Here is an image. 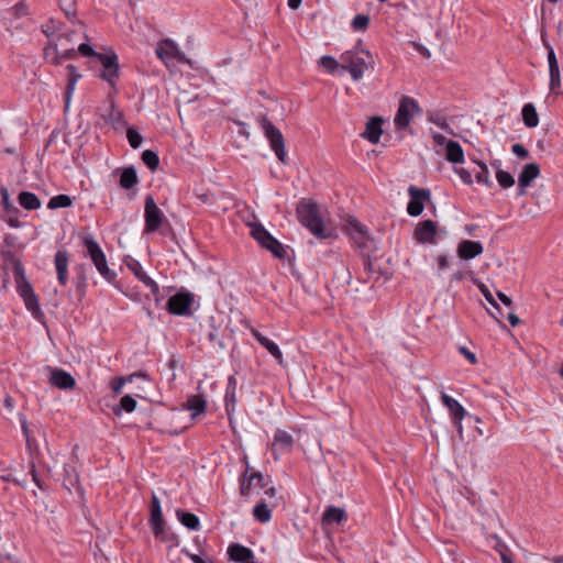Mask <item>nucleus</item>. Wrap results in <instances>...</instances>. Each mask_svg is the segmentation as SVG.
<instances>
[{
  "instance_id": "f257e3e1",
  "label": "nucleus",
  "mask_w": 563,
  "mask_h": 563,
  "mask_svg": "<svg viewBox=\"0 0 563 563\" xmlns=\"http://www.w3.org/2000/svg\"><path fill=\"white\" fill-rule=\"evenodd\" d=\"M84 32V24L81 22H74V27L65 32H60L57 36V42L49 44L44 49L45 57L55 65H59L65 59L74 58L77 53L84 57L98 60L102 69L99 71V78L106 80V54L95 51L89 43H80L75 49L74 46L68 47V43L75 42V37Z\"/></svg>"
},
{
  "instance_id": "f03ea898",
  "label": "nucleus",
  "mask_w": 563,
  "mask_h": 563,
  "mask_svg": "<svg viewBox=\"0 0 563 563\" xmlns=\"http://www.w3.org/2000/svg\"><path fill=\"white\" fill-rule=\"evenodd\" d=\"M5 258H10L13 264L14 269V278L16 283V291L19 296L23 299L26 309L35 317L42 314L38 298L34 292L32 285L27 282L25 277L24 267L20 260L15 258L11 252L4 253Z\"/></svg>"
},
{
  "instance_id": "7ed1b4c3",
  "label": "nucleus",
  "mask_w": 563,
  "mask_h": 563,
  "mask_svg": "<svg viewBox=\"0 0 563 563\" xmlns=\"http://www.w3.org/2000/svg\"><path fill=\"white\" fill-rule=\"evenodd\" d=\"M297 216L300 223L318 239H325L331 235L327 231L319 208L314 202L306 199L301 200L297 207Z\"/></svg>"
},
{
  "instance_id": "20e7f679",
  "label": "nucleus",
  "mask_w": 563,
  "mask_h": 563,
  "mask_svg": "<svg viewBox=\"0 0 563 563\" xmlns=\"http://www.w3.org/2000/svg\"><path fill=\"white\" fill-rule=\"evenodd\" d=\"M362 55L371 58V53L365 49L361 52L346 51L340 56L341 68L347 70L354 81H360L368 67L367 62Z\"/></svg>"
},
{
  "instance_id": "39448f33",
  "label": "nucleus",
  "mask_w": 563,
  "mask_h": 563,
  "mask_svg": "<svg viewBox=\"0 0 563 563\" xmlns=\"http://www.w3.org/2000/svg\"><path fill=\"white\" fill-rule=\"evenodd\" d=\"M251 236L265 250L269 251L277 258H285L287 252L284 245L275 239L261 223L250 224Z\"/></svg>"
},
{
  "instance_id": "423d86ee",
  "label": "nucleus",
  "mask_w": 563,
  "mask_h": 563,
  "mask_svg": "<svg viewBox=\"0 0 563 563\" xmlns=\"http://www.w3.org/2000/svg\"><path fill=\"white\" fill-rule=\"evenodd\" d=\"M258 122L265 137L269 142L271 148L275 152L277 158L282 163H285L287 153L285 150V139L283 133L266 117H261Z\"/></svg>"
},
{
  "instance_id": "0eeeda50",
  "label": "nucleus",
  "mask_w": 563,
  "mask_h": 563,
  "mask_svg": "<svg viewBox=\"0 0 563 563\" xmlns=\"http://www.w3.org/2000/svg\"><path fill=\"white\" fill-rule=\"evenodd\" d=\"M343 229L357 249L362 251L369 250V244L373 241L372 236L367 228L355 217L349 216L344 221Z\"/></svg>"
},
{
  "instance_id": "6e6552de",
  "label": "nucleus",
  "mask_w": 563,
  "mask_h": 563,
  "mask_svg": "<svg viewBox=\"0 0 563 563\" xmlns=\"http://www.w3.org/2000/svg\"><path fill=\"white\" fill-rule=\"evenodd\" d=\"M81 245L86 254L91 258L98 272L106 276V256L99 243L95 240L90 232L82 231L79 233Z\"/></svg>"
},
{
  "instance_id": "1a4fd4ad",
  "label": "nucleus",
  "mask_w": 563,
  "mask_h": 563,
  "mask_svg": "<svg viewBox=\"0 0 563 563\" xmlns=\"http://www.w3.org/2000/svg\"><path fill=\"white\" fill-rule=\"evenodd\" d=\"M420 113H421V109L416 99H413L411 97H407V96L402 97L399 102V107H398V110H397L395 119H394L396 129L397 130L406 129L410 124L412 118L416 114H420Z\"/></svg>"
},
{
  "instance_id": "9d476101",
  "label": "nucleus",
  "mask_w": 563,
  "mask_h": 563,
  "mask_svg": "<svg viewBox=\"0 0 563 563\" xmlns=\"http://www.w3.org/2000/svg\"><path fill=\"white\" fill-rule=\"evenodd\" d=\"M144 233H152L157 231L165 222H167L165 214L157 207L154 198L147 196L144 205Z\"/></svg>"
},
{
  "instance_id": "9b49d317",
  "label": "nucleus",
  "mask_w": 563,
  "mask_h": 563,
  "mask_svg": "<svg viewBox=\"0 0 563 563\" xmlns=\"http://www.w3.org/2000/svg\"><path fill=\"white\" fill-rule=\"evenodd\" d=\"M157 57L168 67L174 60L180 64H189V59L169 38L161 41L155 49Z\"/></svg>"
},
{
  "instance_id": "f8f14e48",
  "label": "nucleus",
  "mask_w": 563,
  "mask_h": 563,
  "mask_svg": "<svg viewBox=\"0 0 563 563\" xmlns=\"http://www.w3.org/2000/svg\"><path fill=\"white\" fill-rule=\"evenodd\" d=\"M408 195L410 200L407 205V212L411 217H419L424 209V202L431 199V192L427 188L411 185L408 188Z\"/></svg>"
},
{
  "instance_id": "ddd939ff",
  "label": "nucleus",
  "mask_w": 563,
  "mask_h": 563,
  "mask_svg": "<svg viewBox=\"0 0 563 563\" xmlns=\"http://www.w3.org/2000/svg\"><path fill=\"white\" fill-rule=\"evenodd\" d=\"M295 445L294 437L282 429H277L274 434L271 451L275 461L279 460L280 455L288 454L292 451Z\"/></svg>"
},
{
  "instance_id": "4468645a",
  "label": "nucleus",
  "mask_w": 563,
  "mask_h": 563,
  "mask_svg": "<svg viewBox=\"0 0 563 563\" xmlns=\"http://www.w3.org/2000/svg\"><path fill=\"white\" fill-rule=\"evenodd\" d=\"M195 296L191 292H177L167 301V309L170 313L177 316H190L191 305Z\"/></svg>"
},
{
  "instance_id": "2eb2a0df",
  "label": "nucleus",
  "mask_w": 563,
  "mask_h": 563,
  "mask_svg": "<svg viewBox=\"0 0 563 563\" xmlns=\"http://www.w3.org/2000/svg\"><path fill=\"white\" fill-rule=\"evenodd\" d=\"M0 195L2 198V206L4 211L2 219L9 224V227L20 228V210L10 200L9 190L5 187H1Z\"/></svg>"
},
{
  "instance_id": "dca6fc26",
  "label": "nucleus",
  "mask_w": 563,
  "mask_h": 563,
  "mask_svg": "<svg viewBox=\"0 0 563 563\" xmlns=\"http://www.w3.org/2000/svg\"><path fill=\"white\" fill-rule=\"evenodd\" d=\"M438 225L432 220H424L418 223L415 229L413 238L419 243L434 244L437 243Z\"/></svg>"
},
{
  "instance_id": "f3484780",
  "label": "nucleus",
  "mask_w": 563,
  "mask_h": 563,
  "mask_svg": "<svg viewBox=\"0 0 563 563\" xmlns=\"http://www.w3.org/2000/svg\"><path fill=\"white\" fill-rule=\"evenodd\" d=\"M441 400L443 405L449 409L453 422L455 427L457 428V431L462 432V420L466 416V410L464 407L453 397L449 396L445 393H441Z\"/></svg>"
},
{
  "instance_id": "a211bd4d",
  "label": "nucleus",
  "mask_w": 563,
  "mask_h": 563,
  "mask_svg": "<svg viewBox=\"0 0 563 563\" xmlns=\"http://www.w3.org/2000/svg\"><path fill=\"white\" fill-rule=\"evenodd\" d=\"M150 526L153 531V534L157 538L161 537L164 532V518L162 514L161 501L158 497L153 494L151 498V516H150Z\"/></svg>"
},
{
  "instance_id": "6ab92c4d",
  "label": "nucleus",
  "mask_w": 563,
  "mask_h": 563,
  "mask_svg": "<svg viewBox=\"0 0 563 563\" xmlns=\"http://www.w3.org/2000/svg\"><path fill=\"white\" fill-rule=\"evenodd\" d=\"M548 64L550 75L549 88L552 92L559 93V89L561 87V75L555 52L551 46H548Z\"/></svg>"
},
{
  "instance_id": "aec40b11",
  "label": "nucleus",
  "mask_w": 563,
  "mask_h": 563,
  "mask_svg": "<svg viewBox=\"0 0 563 563\" xmlns=\"http://www.w3.org/2000/svg\"><path fill=\"white\" fill-rule=\"evenodd\" d=\"M228 555L231 561L240 563H258L253 551L240 543L229 545Z\"/></svg>"
},
{
  "instance_id": "412c9836",
  "label": "nucleus",
  "mask_w": 563,
  "mask_h": 563,
  "mask_svg": "<svg viewBox=\"0 0 563 563\" xmlns=\"http://www.w3.org/2000/svg\"><path fill=\"white\" fill-rule=\"evenodd\" d=\"M457 256L461 260L470 261L479 256L483 251V244L478 241L462 240L457 245Z\"/></svg>"
},
{
  "instance_id": "4be33fe9",
  "label": "nucleus",
  "mask_w": 563,
  "mask_h": 563,
  "mask_svg": "<svg viewBox=\"0 0 563 563\" xmlns=\"http://www.w3.org/2000/svg\"><path fill=\"white\" fill-rule=\"evenodd\" d=\"M250 332L252 333L253 338L264 347L267 350V352L277 361L278 364H283V353L279 349V346L262 334L257 329L251 327Z\"/></svg>"
},
{
  "instance_id": "5701e85b",
  "label": "nucleus",
  "mask_w": 563,
  "mask_h": 563,
  "mask_svg": "<svg viewBox=\"0 0 563 563\" xmlns=\"http://www.w3.org/2000/svg\"><path fill=\"white\" fill-rule=\"evenodd\" d=\"M265 486L266 483L262 473L254 472L250 476L245 473L241 481L240 493L242 496H250L252 495L254 487L262 489Z\"/></svg>"
},
{
  "instance_id": "b1692460",
  "label": "nucleus",
  "mask_w": 563,
  "mask_h": 563,
  "mask_svg": "<svg viewBox=\"0 0 563 563\" xmlns=\"http://www.w3.org/2000/svg\"><path fill=\"white\" fill-rule=\"evenodd\" d=\"M540 174L539 165L536 163L527 164L521 170L518 178L519 195H525L527 187H529Z\"/></svg>"
},
{
  "instance_id": "393cba45",
  "label": "nucleus",
  "mask_w": 563,
  "mask_h": 563,
  "mask_svg": "<svg viewBox=\"0 0 563 563\" xmlns=\"http://www.w3.org/2000/svg\"><path fill=\"white\" fill-rule=\"evenodd\" d=\"M236 389H238V380L231 375L228 378L225 395H224V406L228 417L231 419L235 411L236 407Z\"/></svg>"
},
{
  "instance_id": "a878e982",
  "label": "nucleus",
  "mask_w": 563,
  "mask_h": 563,
  "mask_svg": "<svg viewBox=\"0 0 563 563\" xmlns=\"http://www.w3.org/2000/svg\"><path fill=\"white\" fill-rule=\"evenodd\" d=\"M55 268L57 272V279L60 285L65 286L68 280V264L69 256L66 251L59 250L55 254Z\"/></svg>"
},
{
  "instance_id": "bb28decb",
  "label": "nucleus",
  "mask_w": 563,
  "mask_h": 563,
  "mask_svg": "<svg viewBox=\"0 0 563 563\" xmlns=\"http://www.w3.org/2000/svg\"><path fill=\"white\" fill-rule=\"evenodd\" d=\"M383 119L379 117L372 118L365 126V131L361 133V136L371 142L372 144H377L379 142L380 135L383 133L382 130Z\"/></svg>"
},
{
  "instance_id": "cd10ccee",
  "label": "nucleus",
  "mask_w": 563,
  "mask_h": 563,
  "mask_svg": "<svg viewBox=\"0 0 563 563\" xmlns=\"http://www.w3.org/2000/svg\"><path fill=\"white\" fill-rule=\"evenodd\" d=\"M49 382L59 389H71L76 384L75 378L69 373L59 368L52 371Z\"/></svg>"
},
{
  "instance_id": "c85d7f7f",
  "label": "nucleus",
  "mask_w": 563,
  "mask_h": 563,
  "mask_svg": "<svg viewBox=\"0 0 563 563\" xmlns=\"http://www.w3.org/2000/svg\"><path fill=\"white\" fill-rule=\"evenodd\" d=\"M278 503L276 501H266V499H261L254 508H253V516L254 518L261 522L266 523L272 518V509L277 507Z\"/></svg>"
},
{
  "instance_id": "c756f323",
  "label": "nucleus",
  "mask_w": 563,
  "mask_h": 563,
  "mask_svg": "<svg viewBox=\"0 0 563 563\" xmlns=\"http://www.w3.org/2000/svg\"><path fill=\"white\" fill-rule=\"evenodd\" d=\"M119 78L118 55L114 51L108 48V86L115 88V81Z\"/></svg>"
},
{
  "instance_id": "7c9ffc66",
  "label": "nucleus",
  "mask_w": 563,
  "mask_h": 563,
  "mask_svg": "<svg viewBox=\"0 0 563 563\" xmlns=\"http://www.w3.org/2000/svg\"><path fill=\"white\" fill-rule=\"evenodd\" d=\"M445 158L453 164H461L464 162V151L461 144L456 141L446 142Z\"/></svg>"
},
{
  "instance_id": "2f4dec72",
  "label": "nucleus",
  "mask_w": 563,
  "mask_h": 563,
  "mask_svg": "<svg viewBox=\"0 0 563 563\" xmlns=\"http://www.w3.org/2000/svg\"><path fill=\"white\" fill-rule=\"evenodd\" d=\"M131 268L139 280L142 282L147 288H150L153 295H158V284L144 272L140 263L136 262L133 266H131Z\"/></svg>"
},
{
  "instance_id": "473e14b6",
  "label": "nucleus",
  "mask_w": 563,
  "mask_h": 563,
  "mask_svg": "<svg viewBox=\"0 0 563 563\" xmlns=\"http://www.w3.org/2000/svg\"><path fill=\"white\" fill-rule=\"evenodd\" d=\"M18 201L22 208L29 211L41 208V200L31 191H21L19 194Z\"/></svg>"
},
{
  "instance_id": "72a5a7b5",
  "label": "nucleus",
  "mask_w": 563,
  "mask_h": 563,
  "mask_svg": "<svg viewBox=\"0 0 563 563\" xmlns=\"http://www.w3.org/2000/svg\"><path fill=\"white\" fill-rule=\"evenodd\" d=\"M136 377H143L145 378L146 377V374H143V373H133V374H130V375H126V376H117L114 377L111 382H110V388L112 389V391L114 393V395H119L121 394L123 387L128 384V383H132L134 380V378Z\"/></svg>"
},
{
  "instance_id": "f704fd0d",
  "label": "nucleus",
  "mask_w": 563,
  "mask_h": 563,
  "mask_svg": "<svg viewBox=\"0 0 563 563\" xmlns=\"http://www.w3.org/2000/svg\"><path fill=\"white\" fill-rule=\"evenodd\" d=\"M136 400L131 395H124L118 405L112 406V412L115 416H121L122 412L131 413L136 408Z\"/></svg>"
},
{
  "instance_id": "c9c22d12",
  "label": "nucleus",
  "mask_w": 563,
  "mask_h": 563,
  "mask_svg": "<svg viewBox=\"0 0 563 563\" xmlns=\"http://www.w3.org/2000/svg\"><path fill=\"white\" fill-rule=\"evenodd\" d=\"M176 515L181 525L189 530L198 531L200 529V520L195 514L178 509Z\"/></svg>"
},
{
  "instance_id": "e433bc0d",
  "label": "nucleus",
  "mask_w": 563,
  "mask_h": 563,
  "mask_svg": "<svg viewBox=\"0 0 563 563\" xmlns=\"http://www.w3.org/2000/svg\"><path fill=\"white\" fill-rule=\"evenodd\" d=\"M108 108H110V113L108 114V121H111L114 130H123L126 125L123 120V113L119 109H117L114 102L108 99Z\"/></svg>"
},
{
  "instance_id": "4c0bfd02",
  "label": "nucleus",
  "mask_w": 563,
  "mask_h": 563,
  "mask_svg": "<svg viewBox=\"0 0 563 563\" xmlns=\"http://www.w3.org/2000/svg\"><path fill=\"white\" fill-rule=\"evenodd\" d=\"M521 112L523 123L527 128H536L539 124V117L532 103H526Z\"/></svg>"
},
{
  "instance_id": "58836bf2",
  "label": "nucleus",
  "mask_w": 563,
  "mask_h": 563,
  "mask_svg": "<svg viewBox=\"0 0 563 563\" xmlns=\"http://www.w3.org/2000/svg\"><path fill=\"white\" fill-rule=\"evenodd\" d=\"M207 407V400L203 395H194L187 399V409L194 412V416L203 413Z\"/></svg>"
},
{
  "instance_id": "ea45409f",
  "label": "nucleus",
  "mask_w": 563,
  "mask_h": 563,
  "mask_svg": "<svg viewBox=\"0 0 563 563\" xmlns=\"http://www.w3.org/2000/svg\"><path fill=\"white\" fill-rule=\"evenodd\" d=\"M139 181L136 170L134 167L123 169L120 176V186L124 189L133 188Z\"/></svg>"
},
{
  "instance_id": "a19ab883",
  "label": "nucleus",
  "mask_w": 563,
  "mask_h": 563,
  "mask_svg": "<svg viewBox=\"0 0 563 563\" xmlns=\"http://www.w3.org/2000/svg\"><path fill=\"white\" fill-rule=\"evenodd\" d=\"M345 519V512L341 508L330 506L327 508L323 515V520L328 523H340Z\"/></svg>"
},
{
  "instance_id": "79ce46f5",
  "label": "nucleus",
  "mask_w": 563,
  "mask_h": 563,
  "mask_svg": "<svg viewBox=\"0 0 563 563\" xmlns=\"http://www.w3.org/2000/svg\"><path fill=\"white\" fill-rule=\"evenodd\" d=\"M476 164L479 167V170L475 173L476 181L492 188L494 183L489 177L487 165L483 162H476Z\"/></svg>"
},
{
  "instance_id": "37998d69",
  "label": "nucleus",
  "mask_w": 563,
  "mask_h": 563,
  "mask_svg": "<svg viewBox=\"0 0 563 563\" xmlns=\"http://www.w3.org/2000/svg\"><path fill=\"white\" fill-rule=\"evenodd\" d=\"M479 290H481L482 295L485 297V299H486V300H487V301H488V302H489V303H490V305L496 309V311H497V313H498V314H496L495 312L489 311V310H488V313H489V314H490L495 320L499 321V319H500V318H503L504 316L501 314L500 309H499V307H498V305H497V302H496V300H495V298H494L493 294L490 292V290L488 289V287H487V286H485V285H481V286H479Z\"/></svg>"
},
{
  "instance_id": "c03bdc74",
  "label": "nucleus",
  "mask_w": 563,
  "mask_h": 563,
  "mask_svg": "<svg viewBox=\"0 0 563 563\" xmlns=\"http://www.w3.org/2000/svg\"><path fill=\"white\" fill-rule=\"evenodd\" d=\"M73 203L71 198L68 195H57L49 199L47 203L48 209H59L70 207Z\"/></svg>"
},
{
  "instance_id": "a18cd8bd",
  "label": "nucleus",
  "mask_w": 563,
  "mask_h": 563,
  "mask_svg": "<svg viewBox=\"0 0 563 563\" xmlns=\"http://www.w3.org/2000/svg\"><path fill=\"white\" fill-rule=\"evenodd\" d=\"M142 161L152 172L156 170L159 165V157L152 150H145L142 153Z\"/></svg>"
},
{
  "instance_id": "49530a36",
  "label": "nucleus",
  "mask_w": 563,
  "mask_h": 563,
  "mask_svg": "<svg viewBox=\"0 0 563 563\" xmlns=\"http://www.w3.org/2000/svg\"><path fill=\"white\" fill-rule=\"evenodd\" d=\"M496 179L503 188H510L515 185L514 176L510 173L503 170L501 168H498L496 173Z\"/></svg>"
},
{
  "instance_id": "de8ad7c7",
  "label": "nucleus",
  "mask_w": 563,
  "mask_h": 563,
  "mask_svg": "<svg viewBox=\"0 0 563 563\" xmlns=\"http://www.w3.org/2000/svg\"><path fill=\"white\" fill-rule=\"evenodd\" d=\"M319 65L327 69L329 73L333 74L341 67V62L339 63L334 57L330 55H324L319 59Z\"/></svg>"
},
{
  "instance_id": "09e8293b",
  "label": "nucleus",
  "mask_w": 563,
  "mask_h": 563,
  "mask_svg": "<svg viewBox=\"0 0 563 563\" xmlns=\"http://www.w3.org/2000/svg\"><path fill=\"white\" fill-rule=\"evenodd\" d=\"M428 120H429L431 123H433V124H435L437 126H439L440 129H442V130L446 131L448 133H451V134L453 133V131H452V129L450 128V125H449V123H448L446 119H445L442 114H440V113H438V112H432V113H430V114H429Z\"/></svg>"
},
{
  "instance_id": "8fccbe9b",
  "label": "nucleus",
  "mask_w": 563,
  "mask_h": 563,
  "mask_svg": "<svg viewBox=\"0 0 563 563\" xmlns=\"http://www.w3.org/2000/svg\"><path fill=\"white\" fill-rule=\"evenodd\" d=\"M126 137L132 148H139L143 142L142 135L135 128H128Z\"/></svg>"
},
{
  "instance_id": "3c124183",
  "label": "nucleus",
  "mask_w": 563,
  "mask_h": 563,
  "mask_svg": "<svg viewBox=\"0 0 563 563\" xmlns=\"http://www.w3.org/2000/svg\"><path fill=\"white\" fill-rule=\"evenodd\" d=\"M42 32L48 37L59 34L60 23L58 21H55L54 19H51L49 21L42 25Z\"/></svg>"
},
{
  "instance_id": "603ef678",
  "label": "nucleus",
  "mask_w": 563,
  "mask_h": 563,
  "mask_svg": "<svg viewBox=\"0 0 563 563\" xmlns=\"http://www.w3.org/2000/svg\"><path fill=\"white\" fill-rule=\"evenodd\" d=\"M369 23V16L365 14H357L352 20V26L355 31H364Z\"/></svg>"
},
{
  "instance_id": "864d4df0",
  "label": "nucleus",
  "mask_w": 563,
  "mask_h": 563,
  "mask_svg": "<svg viewBox=\"0 0 563 563\" xmlns=\"http://www.w3.org/2000/svg\"><path fill=\"white\" fill-rule=\"evenodd\" d=\"M60 9L64 11L67 18H75L76 14V1L75 0H58Z\"/></svg>"
},
{
  "instance_id": "5fc2aeb1",
  "label": "nucleus",
  "mask_w": 563,
  "mask_h": 563,
  "mask_svg": "<svg viewBox=\"0 0 563 563\" xmlns=\"http://www.w3.org/2000/svg\"><path fill=\"white\" fill-rule=\"evenodd\" d=\"M454 172L460 176V178L465 185H471L473 183L472 174L465 168L455 167Z\"/></svg>"
},
{
  "instance_id": "6e6d98bb",
  "label": "nucleus",
  "mask_w": 563,
  "mask_h": 563,
  "mask_svg": "<svg viewBox=\"0 0 563 563\" xmlns=\"http://www.w3.org/2000/svg\"><path fill=\"white\" fill-rule=\"evenodd\" d=\"M11 11L14 16L21 18L27 14V7L24 2H19L11 9Z\"/></svg>"
},
{
  "instance_id": "4d7b16f0",
  "label": "nucleus",
  "mask_w": 563,
  "mask_h": 563,
  "mask_svg": "<svg viewBox=\"0 0 563 563\" xmlns=\"http://www.w3.org/2000/svg\"><path fill=\"white\" fill-rule=\"evenodd\" d=\"M20 422H21L22 432H23V435L25 437L26 443L29 446H31L32 438H31V432H30L25 417L21 416Z\"/></svg>"
},
{
  "instance_id": "13d9d810",
  "label": "nucleus",
  "mask_w": 563,
  "mask_h": 563,
  "mask_svg": "<svg viewBox=\"0 0 563 563\" xmlns=\"http://www.w3.org/2000/svg\"><path fill=\"white\" fill-rule=\"evenodd\" d=\"M511 151L516 156L520 158H527L529 156L528 150L519 143L514 144Z\"/></svg>"
},
{
  "instance_id": "bf43d9fd",
  "label": "nucleus",
  "mask_w": 563,
  "mask_h": 563,
  "mask_svg": "<svg viewBox=\"0 0 563 563\" xmlns=\"http://www.w3.org/2000/svg\"><path fill=\"white\" fill-rule=\"evenodd\" d=\"M459 351L462 355H464V357L470 362V364L474 365L477 363V357L475 353L471 352L467 347L460 346Z\"/></svg>"
},
{
  "instance_id": "052dcab7",
  "label": "nucleus",
  "mask_w": 563,
  "mask_h": 563,
  "mask_svg": "<svg viewBox=\"0 0 563 563\" xmlns=\"http://www.w3.org/2000/svg\"><path fill=\"white\" fill-rule=\"evenodd\" d=\"M497 550L500 554L501 563H514L510 555V551L506 545H501Z\"/></svg>"
},
{
  "instance_id": "680f3d73",
  "label": "nucleus",
  "mask_w": 563,
  "mask_h": 563,
  "mask_svg": "<svg viewBox=\"0 0 563 563\" xmlns=\"http://www.w3.org/2000/svg\"><path fill=\"white\" fill-rule=\"evenodd\" d=\"M30 474L32 476V481L34 482V484L40 488V489H43V483L36 472V467H35V464L32 462L30 463Z\"/></svg>"
},
{
  "instance_id": "e2e57ef3",
  "label": "nucleus",
  "mask_w": 563,
  "mask_h": 563,
  "mask_svg": "<svg viewBox=\"0 0 563 563\" xmlns=\"http://www.w3.org/2000/svg\"><path fill=\"white\" fill-rule=\"evenodd\" d=\"M68 70V80H74L75 84L79 80L81 75L77 71V68L74 65L67 66Z\"/></svg>"
},
{
  "instance_id": "0e129e2a",
  "label": "nucleus",
  "mask_w": 563,
  "mask_h": 563,
  "mask_svg": "<svg viewBox=\"0 0 563 563\" xmlns=\"http://www.w3.org/2000/svg\"><path fill=\"white\" fill-rule=\"evenodd\" d=\"M431 137L435 145H438V146L445 145L446 146V142H448L446 137L444 135H442L441 133L431 131Z\"/></svg>"
},
{
  "instance_id": "69168bd1",
  "label": "nucleus",
  "mask_w": 563,
  "mask_h": 563,
  "mask_svg": "<svg viewBox=\"0 0 563 563\" xmlns=\"http://www.w3.org/2000/svg\"><path fill=\"white\" fill-rule=\"evenodd\" d=\"M207 338L210 343H217L220 347L224 346L222 341L218 339V331L216 328H212V330L208 332Z\"/></svg>"
},
{
  "instance_id": "338daca9",
  "label": "nucleus",
  "mask_w": 563,
  "mask_h": 563,
  "mask_svg": "<svg viewBox=\"0 0 563 563\" xmlns=\"http://www.w3.org/2000/svg\"><path fill=\"white\" fill-rule=\"evenodd\" d=\"M0 479L3 482L13 483L18 486H24V484H25L24 479L20 481L16 477H14L12 474L2 475V476H0Z\"/></svg>"
},
{
  "instance_id": "774afa93",
  "label": "nucleus",
  "mask_w": 563,
  "mask_h": 563,
  "mask_svg": "<svg viewBox=\"0 0 563 563\" xmlns=\"http://www.w3.org/2000/svg\"><path fill=\"white\" fill-rule=\"evenodd\" d=\"M437 263H438V268L440 271H443V269H446L449 267V258H448V255H439L437 257Z\"/></svg>"
}]
</instances>
